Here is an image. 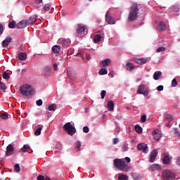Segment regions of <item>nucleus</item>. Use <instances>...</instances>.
Segmentation results:
<instances>
[{
  "label": "nucleus",
  "instance_id": "393cba45",
  "mask_svg": "<svg viewBox=\"0 0 180 180\" xmlns=\"http://www.w3.org/2000/svg\"><path fill=\"white\" fill-rule=\"evenodd\" d=\"M158 26L160 27V29L164 32V30H165V29H167V26L165 25V23H164L163 22H160L158 23Z\"/></svg>",
  "mask_w": 180,
  "mask_h": 180
},
{
  "label": "nucleus",
  "instance_id": "4c0bfd02",
  "mask_svg": "<svg viewBox=\"0 0 180 180\" xmlns=\"http://www.w3.org/2000/svg\"><path fill=\"white\" fill-rule=\"evenodd\" d=\"M51 8V5H50L49 4H46L44 5V9L46 12H49V11H50Z\"/></svg>",
  "mask_w": 180,
  "mask_h": 180
},
{
  "label": "nucleus",
  "instance_id": "a18cd8bd",
  "mask_svg": "<svg viewBox=\"0 0 180 180\" xmlns=\"http://www.w3.org/2000/svg\"><path fill=\"white\" fill-rule=\"evenodd\" d=\"M101 99H105V96H106V91L102 90L101 93Z\"/></svg>",
  "mask_w": 180,
  "mask_h": 180
},
{
  "label": "nucleus",
  "instance_id": "6e6552de",
  "mask_svg": "<svg viewBox=\"0 0 180 180\" xmlns=\"http://www.w3.org/2000/svg\"><path fill=\"white\" fill-rule=\"evenodd\" d=\"M137 150L139 151H143L145 154H147L148 153V146L146 143H139L137 145L136 147Z\"/></svg>",
  "mask_w": 180,
  "mask_h": 180
},
{
  "label": "nucleus",
  "instance_id": "cd10ccee",
  "mask_svg": "<svg viewBox=\"0 0 180 180\" xmlns=\"http://www.w3.org/2000/svg\"><path fill=\"white\" fill-rule=\"evenodd\" d=\"M81 146H82V144H81V141H77L76 143H75V150H77V151H79L81 150Z\"/></svg>",
  "mask_w": 180,
  "mask_h": 180
},
{
  "label": "nucleus",
  "instance_id": "bb28decb",
  "mask_svg": "<svg viewBox=\"0 0 180 180\" xmlns=\"http://www.w3.org/2000/svg\"><path fill=\"white\" fill-rule=\"evenodd\" d=\"M153 138L155 139V140H160V139H161V135L158 133H157V131H154L153 133Z\"/></svg>",
  "mask_w": 180,
  "mask_h": 180
},
{
  "label": "nucleus",
  "instance_id": "c03bdc74",
  "mask_svg": "<svg viewBox=\"0 0 180 180\" xmlns=\"http://www.w3.org/2000/svg\"><path fill=\"white\" fill-rule=\"evenodd\" d=\"M0 117L1 118V119H3L4 120H8V115H6V114H1V115H0Z\"/></svg>",
  "mask_w": 180,
  "mask_h": 180
},
{
  "label": "nucleus",
  "instance_id": "aec40b11",
  "mask_svg": "<svg viewBox=\"0 0 180 180\" xmlns=\"http://www.w3.org/2000/svg\"><path fill=\"white\" fill-rule=\"evenodd\" d=\"M27 58V55L23 52H20L18 54V59L20 60V61H25Z\"/></svg>",
  "mask_w": 180,
  "mask_h": 180
},
{
  "label": "nucleus",
  "instance_id": "c85d7f7f",
  "mask_svg": "<svg viewBox=\"0 0 180 180\" xmlns=\"http://www.w3.org/2000/svg\"><path fill=\"white\" fill-rule=\"evenodd\" d=\"M99 75H106L108 74V70L101 68L98 72Z\"/></svg>",
  "mask_w": 180,
  "mask_h": 180
},
{
  "label": "nucleus",
  "instance_id": "774afa93",
  "mask_svg": "<svg viewBox=\"0 0 180 180\" xmlns=\"http://www.w3.org/2000/svg\"><path fill=\"white\" fill-rule=\"evenodd\" d=\"M49 117L51 116V115L50 113H49Z\"/></svg>",
  "mask_w": 180,
  "mask_h": 180
},
{
  "label": "nucleus",
  "instance_id": "a878e982",
  "mask_svg": "<svg viewBox=\"0 0 180 180\" xmlns=\"http://www.w3.org/2000/svg\"><path fill=\"white\" fill-rule=\"evenodd\" d=\"M146 89V85L145 84H141L139 86V88L138 89L137 93L138 94H141V92H143Z\"/></svg>",
  "mask_w": 180,
  "mask_h": 180
},
{
  "label": "nucleus",
  "instance_id": "b1692460",
  "mask_svg": "<svg viewBox=\"0 0 180 180\" xmlns=\"http://www.w3.org/2000/svg\"><path fill=\"white\" fill-rule=\"evenodd\" d=\"M48 109L52 112H56V109H57V105L56 103L51 104L49 105Z\"/></svg>",
  "mask_w": 180,
  "mask_h": 180
},
{
  "label": "nucleus",
  "instance_id": "58836bf2",
  "mask_svg": "<svg viewBox=\"0 0 180 180\" xmlns=\"http://www.w3.org/2000/svg\"><path fill=\"white\" fill-rule=\"evenodd\" d=\"M146 120H147V115H146V114H143V115H141V122L142 123H146Z\"/></svg>",
  "mask_w": 180,
  "mask_h": 180
},
{
  "label": "nucleus",
  "instance_id": "4468645a",
  "mask_svg": "<svg viewBox=\"0 0 180 180\" xmlns=\"http://www.w3.org/2000/svg\"><path fill=\"white\" fill-rule=\"evenodd\" d=\"M12 41V37H7L2 42L1 46L2 47H8L9 46V43Z\"/></svg>",
  "mask_w": 180,
  "mask_h": 180
},
{
  "label": "nucleus",
  "instance_id": "39448f33",
  "mask_svg": "<svg viewBox=\"0 0 180 180\" xmlns=\"http://www.w3.org/2000/svg\"><path fill=\"white\" fill-rule=\"evenodd\" d=\"M162 178L164 180H172L175 178V174H174L169 169H165L162 172Z\"/></svg>",
  "mask_w": 180,
  "mask_h": 180
},
{
  "label": "nucleus",
  "instance_id": "7ed1b4c3",
  "mask_svg": "<svg viewBox=\"0 0 180 180\" xmlns=\"http://www.w3.org/2000/svg\"><path fill=\"white\" fill-rule=\"evenodd\" d=\"M21 95L24 96H32L34 94L33 87L30 84H24L19 89Z\"/></svg>",
  "mask_w": 180,
  "mask_h": 180
},
{
  "label": "nucleus",
  "instance_id": "864d4df0",
  "mask_svg": "<svg viewBox=\"0 0 180 180\" xmlns=\"http://www.w3.org/2000/svg\"><path fill=\"white\" fill-rule=\"evenodd\" d=\"M4 33V26H2V24H0V34H2Z\"/></svg>",
  "mask_w": 180,
  "mask_h": 180
},
{
  "label": "nucleus",
  "instance_id": "20e7f679",
  "mask_svg": "<svg viewBox=\"0 0 180 180\" xmlns=\"http://www.w3.org/2000/svg\"><path fill=\"white\" fill-rule=\"evenodd\" d=\"M63 129L68 133V134H69V136H74L75 133H77V129L72 125L71 122L65 124Z\"/></svg>",
  "mask_w": 180,
  "mask_h": 180
},
{
  "label": "nucleus",
  "instance_id": "13d9d810",
  "mask_svg": "<svg viewBox=\"0 0 180 180\" xmlns=\"http://www.w3.org/2000/svg\"><path fill=\"white\" fill-rule=\"evenodd\" d=\"M57 68H58L57 64H56V63H54V64H53V70H54V71H57Z\"/></svg>",
  "mask_w": 180,
  "mask_h": 180
},
{
  "label": "nucleus",
  "instance_id": "f257e3e1",
  "mask_svg": "<svg viewBox=\"0 0 180 180\" xmlns=\"http://www.w3.org/2000/svg\"><path fill=\"white\" fill-rule=\"evenodd\" d=\"M139 12H140V8H139V4L134 3L130 7L128 13V22H134L139 18Z\"/></svg>",
  "mask_w": 180,
  "mask_h": 180
},
{
  "label": "nucleus",
  "instance_id": "338daca9",
  "mask_svg": "<svg viewBox=\"0 0 180 180\" xmlns=\"http://www.w3.org/2000/svg\"><path fill=\"white\" fill-rule=\"evenodd\" d=\"M59 150H63V146H61V145H60V148H59Z\"/></svg>",
  "mask_w": 180,
  "mask_h": 180
},
{
  "label": "nucleus",
  "instance_id": "2f4dec72",
  "mask_svg": "<svg viewBox=\"0 0 180 180\" xmlns=\"http://www.w3.org/2000/svg\"><path fill=\"white\" fill-rule=\"evenodd\" d=\"M165 119H166V120H169V122H172V120H174V117L169 114H166L165 115Z\"/></svg>",
  "mask_w": 180,
  "mask_h": 180
},
{
  "label": "nucleus",
  "instance_id": "de8ad7c7",
  "mask_svg": "<svg viewBox=\"0 0 180 180\" xmlns=\"http://www.w3.org/2000/svg\"><path fill=\"white\" fill-rule=\"evenodd\" d=\"M157 91H158V92H161V91H164V86L162 85H160L157 87Z\"/></svg>",
  "mask_w": 180,
  "mask_h": 180
},
{
  "label": "nucleus",
  "instance_id": "ea45409f",
  "mask_svg": "<svg viewBox=\"0 0 180 180\" xmlns=\"http://www.w3.org/2000/svg\"><path fill=\"white\" fill-rule=\"evenodd\" d=\"M41 134V127H39L34 132L35 136H40Z\"/></svg>",
  "mask_w": 180,
  "mask_h": 180
},
{
  "label": "nucleus",
  "instance_id": "69168bd1",
  "mask_svg": "<svg viewBox=\"0 0 180 180\" xmlns=\"http://www.w3.org/2000/svg\"><path fill=\"white\" fill-rule=\"evenodd\" d=\"M140 81H141V79H136V82H140Z\"/></svg>",
  "mask_w": 180,
  "mask_h": 180
},
{
  "label": "nucleus",
  "instance_id": "5701e85b",
  "mask_svg": "<svg viewBox=\"0 0 180 180\" xmlns=\"http://www.w3.org/2000/svg\"><path fill=\"white\" fill-rule=\"evenodd\" d=\"M118 180H129V176L120 173L118 174Z\"/></svg>",
  "mask_w": 180,
  "mask_h": 180
},
{
  "label": "nucleus",
  "instance_id": "412c9836",
  "mask_svg": "<svg viewBox=\"0 0 180 180\" xmlns=\"http://www.w3.org/2000/svg\"><path fill=\"white\" fill-rule=\"evenodd\" d=\"M125 68L127 71H133V70H134V65L131 63H127L125 65Z\"/></svg>",
  "mask_w": 180,
  "mask_h": 180
},
{
  "label": "nucleus",
  "instance_id": "09e8293b",
  "mask_svg": "<svg viewBox=\"0 0 180 180\" xmlns=\"http://www.w3.org/2000/svg\"><path fill=\"white\" fill-rule=\"evenodd\" d=\"M84 133H89V127L87 126L83 127Z\"/></svg>",
  "mask_w": 180,
  "mask_h": 180
},
{
  "label": "nucleus",
  "instance_id": "e433bc0d",
  "mask_svg": "<svg viewBox=\"0 0 180 180\" xmlns=\"http://www.w3.org/2000/svg\"><path fill=\"white\" fill-rule=\"evenodd\" d=\"M156 51H157L158 53H164V51H165V47H164V46H160V47H159V48H158V49H156Z\"/></svg>",
  "mask_w": 180,
  "mask_h": 180
},
{
  "label": "nucleus",
  "instance_id": "f03ea898",
  "mask_svg": "<svg viewBox=\"0 0 180 180\" xmlns=\"http://www.w3.org/2000/svg\"><path fill=\"white\" fill-rule=\"evenodd\" d=\"M114 167L120 169V171H125V172H129L130 171V166L122 159H115L113 161Z\"/></svg>",
  "mask_w": 180,
  "mask_h": 180
},
{
  "label": "nucleus",
  "instance_id": "c756f323",
  "mask_svg": "<svg viewBox=\"0 0 180 180\" xmlns=\"http://www.w3.org/2000/svg\"><path fill=\"white\" fill-rule=\"evenodd\" d=\"M151 168L155 171H158L161 169V166H160V165L155 164V165H152Z\"/></svg>",
  "mask_w": 180,
  "mask_h": 180
},
{
  "label": "nucleus",
  "instance_id": "a19ab883",
  "mask_svg": "<svg viewBox=\"0 0 180 180\" xmlns=\"http://www.w3.org/2000/svg\"><path fill=\"white\" fill-rule=\"evenodd\" d=\"M0 89H1L2 91L6 90V85L5 84V83L0 82Z\"/></svg>",
  "mask_w": 180,
  "mask_h": 180
},
{
  "label": "nucleus",
  "instance_id": "6e6d98bb",
  "mask_svg": "<svg viewBox=\"0 0 180 180\" xmlns=\"http://www.w3.org/2000/svg\"><path fill=\"white\" fill-rule=\"evenodd\" d=\"M86 60L89 61L91 60V55L89 53L86 54Z\"/></svg>",
  "mask_w": 180,
  "mask_h": 180
},
{
  "label": "nucleus",
  "instance_id": "f704fd0d",
  "mask_svg": "<svg viewBox=\"0 0 180 180\" xmlns=\"http://www.w3.org/2000/svg\"><path fill=\"white\" fill-rule=\"evenodd\" d=\"M15 26H16V21H12L8 23V27H10V29H15Z\"/></svg>",
  "mask_w": 180,
  "mask_h": 180
},
{
  "label": "nucleus",
  "instance_id": "0eeeda50",
  "mask_svg": "<svg viewBox=\"0 0 180 180\" xmlns=\"http://www.w3.org/2000/svg\"><path fill=\"white\" fill-rule=\"evenodd\" d=\"M105 21L108 23V25H115L116 21H115V18L110 16V12L107 11L105 13Z\"/></svg>",
  "mask_w": 180,
  "mask_h": 180
},
{
  "label": "nucleus",
  "instance_id": "dca6fc26",
  "mask_svg": "<svg viewBox=\"0 0 180 180\" xmlns=\"http://www.w3.org/2000/svg\"><path fill=\"white\" fill-rule=\"evenodd\" d=\"M37 20V15H34L30 18V19L27 21L28 22V26H32L34 22Z\"/></svg>",
  "mask_w": 180,
  "mask_h": 180
},
{
  "label": "nucleus",
  "instance_id": "603ef678",
  "mask_svg": "<svg viewBox=\"0 0 180 180\" xmlns=\"http://www.w3.org/2000/svg\"><path fill=\"white\" fill-rule=\"evenodd\" d=\"M127 146H126L125 144L122 145V151H127Z\"/></svg>",
  "mask_w": 180,
  "mask_h": 180
},
{
  "label": "nucleus",
  "instance_id": "79ce46f5",
  "mask_svg": "<svg viewBox=\"0 0 180 180\" xmlns=\"http://www.w3.org/2000/svg\"><path fill=\"white\" fill-rule=\"evenodd\" d=\"M14 170L15 171V172H20V167L19 166V164H16L14 166Z\"/></svg>",
  "mask_w": 180,
  "mask_h": 180
},
{
  "label": "nucleus",
  "instance_id": "72a5a7b5",
  "mask_svg": "<svg viewBox=\"0 0 180 180\" xmlns=\"http://www.w3.org/2000/svg\"><path fill=\"white\" fill-rule=\"evenodd\" d=\"M135 130L136 133H142L143 132V128L140 127L139 125L135 126Z\"/></svg>",
  "mask_w": 180,
  "mask_h": 180
},
{
  "label": "nucleus",
  "instance_id": "a211bd4d",
  "mask_svg": "<svg viewBox=\"0 0 180 180\" xmlns=\"http://www.w3.org/2000/svg\"><path fill=\"white\" fill-rule=\"evenodd\" d=\"M107 109L112 112L115 109V103L112 101H109L107 104Z\"/></svg>",
  "mask_w": 180,
  "mask_h": 180
},
{
  "label": "nucleus",
  "instance_id": "6ab92c4d",
  "mask_svg": "<svg viewBox=\"0 0 180 180\" xmlns=\"http://www.w3.org/2000/svg\"><path fill=\"white\" fill-rule=\"evenodd\" d=\"M161 75H162V72L161 71L155 72V73L153 75V79H155V81H158V79H160V77H161Z\"/></svg>",
  "mask_w": 180,
  "mask_h": 180
},
{
  "label": "nucleus",
  "instance_id": "4d7b16f0",
  "mask_svg": "<svg viewBox=\"0 0 180 180\" xmlns=\"http://www.w3.org/2000/svg\"><path fill=\"white\" fill-rule=\"evenodd\" d=\"M141 95H144V96H147V95H148V93L146 91H142L141 93H139Z\"/></svg>",
  "mask_w": 180,
  "mask_h": 180
},
{
  "label": "nucleus",
  "instance_id": "5fc2aeb1",
  "mask_svg": "<svg viewBox=\"0 0 180 180\" xmlns=\"http://www.w3.org/2000/svg\"><path fill=\"white\" fill-rule=\"evenodd\" d=\"M37 180H44V176L41 175H39L37 178Z\"/></svg>",
  "mask_w": 180,
  "mask_h": 180
},
{
  "label": "nucleus",
  "instance_id": "4be33fe9",
  "mask_svg": "<svg viewBox=\"0 0 180 180\" xmlns=\"http://www.w3.org/2000/svg\"><path fill=\"white\" fill-rule=\"evenodd\" d=\"M61 51V46L58 45H55L52 47V51L53 53H58Z\"/></svg>",
  "mask_w": 180,
  "mask_h": 180
},
{
  "label": "nucleus",
  "instance_id": "8fccbe9b",
  "mask_svg": "<svg viewBox=\"0 0 180 180\" xmlns=\"http://www.w3.org/2000/svg\"><path fill=\"white\" fill-rule=\"evenodd\" d=\"M22 151H23V153H27V145L23 146V147L22 148Z\"/></svg>",
  "mask_w": 180,
  "mask_h": 180
},
{
  "label": "nucleus",
  "instance_id": "ddd939ff",
  "mask_svg": "<svg viewBox=\"0 0 180 180\" xmlns=\"http://www.w3.org/2000/svg\"><path fill=\"white\" fill-rule=\"evenodd\" d=\"M13 151H14L13 146H12V144H9L6 148V155L7 157H11V155H12V154H13Z\"/></svg>",
  "mask_w": 180,
  "mask_h": 180
},
{
  "label": "nucleus",
  "instance_id": "49530a36",
  "mask_svg": "<svg viewBox=\"0 0 180 180\" xmlns=\"http://www.w3.org/2000/svg\"><path fill=\"white\" fill-rule=\"evenodd\" d=\"M36 103L37 106H41V105H43V101L41 99L37 100Z\"/></svg>",
  "mask_w": 180,
  "mask_h": 180
},
{
  "label": "nucleus",
  "instance_id": "f8f14e48",
  "mask_svg": "<svg viewBox=\"0 0 180 180\" xmlns=\"http://www.w3.org/2000/svg\"><path fill=\"white\" fill-rule=\"evenodd\" d=\"M42 74L45 77H50L51 75V67L50 66H46L44 68Z\"/></svg>",
  "mask_w": 180,
  "mask_h": 180
},
{
  "label": "nucleus",
  "instance_id": "e2e57ef3",
  "mask_svg": "<svg viewBox=\"0 0 180 180\" xmlns=\"http://www.w3.org/2000/svg\"><path fill=\"white\" fill-rule=\"evenodd\" d=\"M167 127H171L172 124H171V121H168V123L167 124Z\"/></svg>",
  "mask_w": 180,
  "mask_h": 180
},
{
  "label": "nucleus",
  "instance_id": "7c9ffc66",
  "mask_svg": "<svg viewBox=\"0 0 180 180\" xmlns=\"http://www.w3.org/2000/svg\"><path fill=\"white\" fill-rule=\"evenodd\" d=\"M101 39H102V36L101 34H96L94 37L95 43H99V41H101Z\"/></svg>",
  "mask_w": 180,
  "mask_h": 180
},
{
  "label": "nucleus",
  "instance_id": "680f3d73",
  "mask_svg": "<svg viewBox=\"0 0 180 180\" xmlns=\"http://www.w3.org/2000/svg\"><path fill=\"white\" fill-rule=\"evenodd\" d=\"M133 178H134V179H135V180H140V179H141V177L139 176H134Z\"/></svg>",
  "mask_w": 180,
  "mask_h": 180
},
{
  "label": "nucleus",
  "instance_id": "052dcab7",
  "mask_svg": "<svg viewBox=\"0 0 180 180\" xmlns=\"http://www.w3.org/2000/svg\"><path fill=\"white\" fill-rule=\"evenodd\" d=\"M175 136H177V137H180V133L178 131H175Z\"/></svg>",
  "mask_w": 180,
  "mask_h": 180
},
{
  "label": "nucleus",
  "instance_id": "c9c22d12",
  "mask_svg": "<svg viewBox=\"0 0 180 180\" xmlns=\"http://www.w3.org/2000/svg\"><path fill=\"white\" fill-rule=\"evenodd\" d=\"M2 77L4 79H9V78H11V76H9V74H8L6 72H3Z\"/></svg>",
  "mask_w": 180,
  "mask_h": 180
},
{
  "label": "nucleus",
  "instance_id": "9d476101",
  "mask_svg": "<svg viewBox=\"0 0 180 180\" xmlns=\"http://www.w3.org/2000/svg\"><path fill=\"white\" fill-rule=\"evenodd\" d=\"M158 156V150L157 149H154L150 155V157L149 158V162H154L157 157Z\"/></svg>",
  "mask_w": 180,
  "mask_h": 180
},
{
  "label": "nucleus",
  "instance_id": "423d86ee",
  "mask_svg": "<svg viewBox=\"0 0 180 180\" xmlns=\"http://www.w3.org/2000/svg\"><path fill=\"white\" fill-rule=\"evenodd\" d=\"M76 33L80 36L84 37V36H85V25H82V24H78V27H77V30L76 31Z\"/></svg>",
  "mask_w": 180,
  "mask_h": 180
},
{
  "label": "nucleus",
  "instance_id": "0e129e2a",
  "mask_svg": "<svg viewBox=\"0 0 180 180\" xmlns=\"http://www.w3.org/2000/svg\"><path fill=\"white\" fill-rule=\"evenodd\" d=\"M35 2L37 4H41L43 2V0H35Z\"/></svg>",
  "mask_w": 180,
  "mask_h": 180
},
{
  "label": "nucleus",
  "instance_id": "bf43d9fd",
  "mask_svg": "<svg viewBox=\"0 0 180 180\" xmlns=\"http://www.w3.org/2000/svg\"><path fill=\"white\" fill-rule=\"evenodd\" d=\"M124 160H125V161H127V162H130V161H131L130 158H129V157H126L124 158Z\"/></svg>",
  "mask_w": 180,
  "mask_h": 180
},
{
  "label": "nucleus",
  "instance_id": "1a4fd4ad",
  "mask_svg": "<svg viewBox=\"0 0 180 180\" xmlns=\"http://www.w3.org/2000/svg\"><path fill=\"white\" fill-rule=\"evenodd\" d=\"M27 26H29V23L26 20H22L16 25L18 29H25Z\"/></svg>",
  "mask_w": 180,
  "mask_h": 180
},
{
  "label": "nucleus",
  "instance_id": "2eb2a0df",
  "mask_svg": "<svg viewBox=\"0 0 180 180\" xmlns=\"http://www.w3.org/2000/svg\"><path fill=\"white\" fill-rule=\"evenodd\" d=\"M60 44L63 46V47H68L69 46H70L71 44V40L70 39H63L60 41Z\"/></svg>",
  "mask_w": 180,
  "mask_h": 180
},
{
  "label": "nucleus",
  "instance_id": "3c124183",
  "mask_svg": "<svg viewBox=\"0 0 180 180\" xmlns=\"http://www.w3.org/2000/svg\"><path fill=\"white\" fill-rule=\"evenodd\" d=\"M117 143H119V139L117 138L113 139L112 143L115 145Z\"/></svg>",
  "mask_w": 180,
  "mask_h": 180
},
{
  "label": "nucleus",
  "instance_id": "f3484780",
  "mask_svg": "<svg viewBox=\"0 0 180 180\" xmlns=\"http://www.w3.org/2000/svg\"><path fill=\"white\" fill-rule=\"evenodd\" d=\"M134 63H136V64H140L141 65H143V64L147 63V59L144 58L135 59Z\"/></svg>",
  "mask_w": 180,
  "mask_h": 180
},
{
  "label": "nucleus",
  "instance_id": "473e14b6",
  "mask_svg": "<svg viewBox=\"0 0 180 180\" xmlns=\"http://www.w3.org/2000/svg\"><path fill=\"white\" fill-rule=\"evenodd\" d=\"M169 161H170L169 156L165 155L163 158V160H162L163 164H168V163H169Z\"/></svg>",
  "mask_w": 180,
  "mask_h": 180
},
{
  "label": "nucleus",
  "instance_id": "37998d69",
  "mask_svg": "<svg viewBox=\"0 0 180 180\" xmlns=\"http://www.w3.org/2000/svg\"><path fill=\"white\" fill-rule=\"evenodd\" d=\"M172 86L173 87L178 86V82H176V79H173L172 81Z\"/></svg>",
  "mask_w": 180,
  "mask_h": 180
},
{
  "label": "nucleus",
  "instance_id": "9b49d317",
  "mask_svg": "<svg viewBox=\"0 0 180 180\" xmlns=\"http://www.w3.org/2000/svg\"><path fill=\"white\" fill-rule=\"evenodd\" d=\"M112 63V60L110 59L107 58L103 60L100 61V67H109Z\"/></svg>",
  "mask_w": 180,
  "mask_h": 180
}]
</instances>
